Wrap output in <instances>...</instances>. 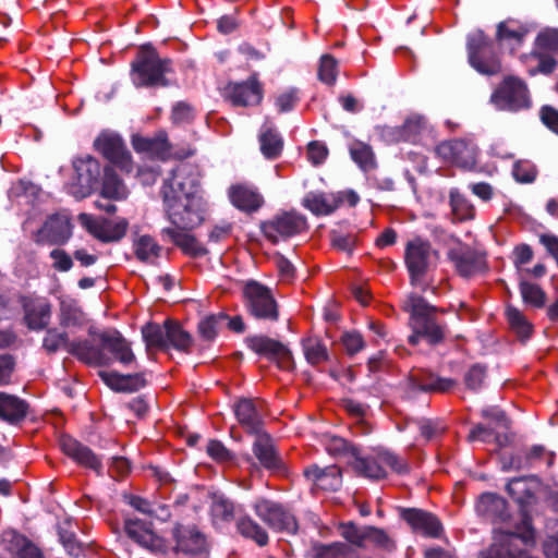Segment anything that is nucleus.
Segmentation results:
<instances>
[{"label": "nucleus", "instance_id": "1", "mask_svg": "<svg viewBox=\"0 0 558 558\" xmlns=\"http://www.w3.org/2000/svg\"><path fill=\"white\" fill-rule=\"evenodd\" d=\"M166 218L179 231H190L204 221L205 202L197 174L187 167L171 171L160 189Z\"/></svg>", "mask_w": 558, "mask_h": 558}, {"label": "nucleus", "instance_id": "2", "mask_svg": "<svg viewBox=\"0 0 558 558\" xmlns=\"http://www.w3.org/2000/svg\"><path fill=\"white\" fill-rule=\"evenodd\" d=\"M403 311L409 313L412 333L408 337V342L411 345H417L421 340H425L430 347H437L445 341L448 327L437 319L438 307L429 304L423 296L411 293L404 301Z\"/></svg>", "mask_w": 558, "mask_h": 558}, {"label": "nucleus", "instance_id": "3", "mask_svg": "<svg viewBox=\"0 0 558 558\" xmlns=\"http://www.w3.org/2000/svg\"><path fill=\"white\" fill-rule=\"evenodd\" d=\"M173 61L161 58L157 49L149 43L140 46L131 62V80L135 87H168L167 75L173 73Z\"/></svg>", "mask_w": 558, "mask_h": 558}, {"label": "nucleus", "instance_id": "4", "mask_svg": "<svg viewBox=\"0 0 558 558\" xmlns=\"http://www.w3.org/2000/svg\"><path fill=\"white\" fill-rule=\"evenodd\" d=\"M543 480L536 474L509 478L505 490L513 501L520 523H533L545 512V505L539 496Z\"/></svg>", "mask_w": 558, "mask_h": 558}, {"label": "nucleus", "instance_id": "5", "mask_svg": "<svg viewBox=\"0 0 558 558\" xmlns=\"http://www.w3.org/2000/svg\"><path fill=\"white\" fill-rule=\"evenodd\" d=\"M88 335L93 339L86 340L89 342L90 347L102 356V360L101 363H86L87 365L109 366L113 361L128 365L136 360L131 343L119 330L98 331L95 327H90Z\"/></svg>", "mask_w": 558, "mask_h": 558}, {"label": "nucleus", "instance_id": "6", "mask_svg": "<svg viewBox=\"0 0 558 558\" xmlns=\"http://www.w3.org/2000/svg\"><path fill=\"white\" fill-rule=\"evenodd\" d=\"M439 259V252L432 243L421 236L407 242L404 247V265L412 286L421 284L426 275L434 270Z\"/></svg>", "mask_w": 558, "mask_h": 558}, {"label": "nucleus", "instance_id": "7", "mask_svg": "<svg viewBox=\"0 0 558 558\" xmlns=\"http://www.w3.org/2000/svg\"><path fill=\"white\" fill-rule=\"evenodd\" d=\"M466 51L470 65L480 74L494 76L501 72V61L495 45L482 29L468 35Z\"/></svg>", "mask_w": 558, "mask_h": 558}, {"label": "nucleus", "instance_id": "8", "mask_svg": "<svg viewBox=\"0 0 558 558\" xmlns=\"http://www.w3.org/2000/svg\"><path fill=\"white\" fill-rule=\"evenodd\" d=\"M490 102L501 111L530 109L532 100L526 83L514 75L505 76L490 95Z\"/></svg>", "mask_w": 558, "mask_h": 558}, {"label": "nucleus", "instance_id": "9", "mask_svg": "<svg viewBox=\"0 0 558 558\" xmlns=\"http://www.w3.org/2000/svg\"><path fill=\"white\" fill-rule=\"evenodd\" d=\"M242 293L245 310L252 317L271 323L279 319V306L270 288L250 280L245 283Z\"/></svg>", "mask_w": 558, "mask_h": 558}, {"label": "nucleus", "instance_id": "10", "mask_svg": "<svg viewBox=\"0 0 558 558\" xmlns=\"http://www.w3.org/2000/svg\"><path fill=\"white\" fill-rule=\"evenodd\" d=\"M74 175L68 185V193L81 201L90 196L100 185L101 165L92 155L76 157L72 160Z\"/></svg>", "mask_w": 558, "mask_h": 558}, {"label": "nucleus", "instance_id": "11", "mask_svg": "<svg viewBox=\"0 0 558 558\" xmlns=\"http://www.w3.org/2000/svg\"><path fill=\"white\" fill-rule=\"evenodd\" d=\"M43 339V348L48 354L64 349L83 363H101L102 356L96 352L87 340H70L66 331H59L56 327H47Z\"/></svg>", "mask_w": 558, "mask_h": 558}, {"label": "nucleus", "instance_id": "12", "mask_svg": "<svg viewBox=\"0 0 558 558\" xmlns=\"http://www.w3.org/2000/svg\"><path fill=\"white\" fill-rule=\"evenodd\" d=\"M264 236L271 243L278 244L305 232L308 228L305 216L295 210L281 211L259 225Z\"/></svg>", "mask_w": 558, "mask_h": 558}, {"label": "nucleus", "instance_id": "13", "mask_svg": "<svg viewBox=\"0 0 558 558\" xmlns=\"http://www.w3.org/2000/svg\"><path fill=\"white\" fill-rule=\"evenodd\" d=\"M457 381L452 378L440 377L432 372L417 369L408 374L401 387L407 399H413L420 392L445 393L453 389Z\"/></svg>", "mask_w": 558, "mask_h": 558}, {"label": "nucleus", "instance_id": "14", "mask_svg": "<svg viewBox=\"0 0 558 558\" xmlns=\"http://www.w3.org/2000/svg\"><path fill=\"white\" fill-rule=\"evenodd\" d=\"M81 226L95 239L102 243H114L121 241L129 229V221L125 218H119L113 221L104 217H94L82 213L77 217Z\"/></svg>", "mask_w": 558, "mask_h": 558}, {"label": "nucleus", "instance_id": "15", "mask_svg": "<svg viewBox=\"0 0 558 558\" xmlns=\"http://www.w3.org/2000/svg\"><path fill=\"white\" fill-rule=\"evenodd\" d=\"M94 148L121 170L132 171V155L120 134L111 131L100 132L94 141Z\"/></svg>", "mask_w": 558, "mask_h": 558}, {"label": "nucleus", "instance_id": "16", "mask_svg": "<svg viewBox=\"0 0 558 558\" xmlns=\"http://www.w3.org/2000/svg\"><path fill=\"white\" fill-rule=\"evenodd\" d=\"M447 258L453 264L456 272L465 279L487 270L485 254L466 244L459 243L449 248Z\"/></svg>", "mask_w": 558, "mask_h": 558}, {"label": "nucleus", "instance_id": "17", "mask_svg": "<svg viewBox=\"0 0 558 558\" xmlns=\"http://www.w3.org/2000/svg\"><path fill=\"white\" fill-rule=\"evenodd\" d=\"M244 342L251 351L276 363L280 368H288L293 362L291 350L279 340L265 335H253L247 336Z\"/></svg>", "mask_w": 558, "mask_h": 558}, {"label": "nucleus", "instance_id": "18", "mask_svg": "<svg viewBox=\"0 0 558 558\" xmlns=\"http://www.w3.org/2000/svg\"><path fill=\"white\" fill-rule=\"evenodd\" d=\"M223 90L225 98L234 107L257 106L264 97V88L256 74L243 82H230Z\"/></svg>", "mask_w": 558, "mask_h": 558}, {"label": "nucleus", "instance_id": "19", "mask_svg": "<svg viewBox=\"0 0 558 558\" xmlns=\"http://www.w3.org/2000/svg\"><path fill=\"white\" fill-rule=\"evenodd\" d=\"M436 154L445 161L463 169H472L476 165V147L461 138L444 141L435 148Z\"/></svg>", "mask_w": 558, "mask_h": 558}, {"label": "nucleus", "instance_id": "20", "mask_svg": "<svg viewBox=\"0 0 558 558\" xmlns=\"http://www.w3.org/2000/svg\"><path fill=\"white\" fill-rule=\"evenodd\" d=\"M252 450L254 457L265 470L276 475L288 474V466L277 451L272 438L267 432L256 436Z\"/></svg>", "mask_w": 558, "mask_h": 558}, {"label": "nucleus", "instance_id": "21", "mask_svg": "<svg viewBox=\"0 0 558 558\" xmlns=\"http://www.w3.org/2000/svg\"><path fill=\"white\" fill-rule=\"evenodd\" d=\"M62 452L80 466L93 470L98 476L102 475V461L88 446L70 435L60 437Z\"/></svg>", "mask_w": 558, "mask_h": 558}, {"label": "nucleus", "instance_id": "22", "mask_svg": "<svg viewBox=\"0 0 558 558\" xmlns=\"http://www.w3.org/2000/svg\"><path fill=\"white\" fill-rule=\"evenodd\" d=\"M476 514L490 523H508L511 518L508 501L497 493H482L475 504Z\"/></svg>", "mask_w": 558, "mask_h": 558}, {"label": "nucleus", "instance_id": "23", "mask_svg": "<svg viewBox=\"0 0 558 558\" xmlns=\"http://www.w3.org/2000/svg\"><path fill=\"white\" fill-rule=\"evenodd\" d=\"M72 236L70 220L61 215H50L35 234V243L38 245H64Z\"/></svg>", "mask_w": 558, "mask_h": 558}, {"label": "nucleus", "instance_id": "24", "mask_svg": "<svg viewBox=\"0 0 558 558\" xmlns=\"http://www.w3.org/2000/svg\"><path fill=\"white\" fill-rule=\"evenodd\" d=\"M20 304L24 312V323L29 330L40 331L49 326L52 307L48 300L23 295Z\"/></svg>", "mask_w": 558, "mask_h": 558}, {"label": "nucleus", "instance_id": "25", "mask_svg": "<svg viewBox=\"0 0 558 558\" xmlns=\"http://www.w3.org/2000/svg\"><path fill=\"white\" fill-rule=\"evenodd\" d=\"M240 426L248 435L257 436L265 433L263 413L251 398H240L232 407Z\"/></svg>", "mask_w": 558, "mask_h": 558}, {"label": "nucleus", "instance_id": "26", "mask_svg": "<svg viewBox=\"0 0 558 558\" xmlns=\"http://www.w3.org/2000/svg\"><path fill=\"white\" fill-rule=\"evenodd\" d=\"M342 446L344 453L353 458L350 464L359 475L371 480H381L387 476L384 463L379 460V452L374 457H361L359 447L345 441H342Z\"/></svg>", "mask_w": 558, "mask_h": 558}, {"label": "nucleus", "instance_id": "27", "mask_svg": "<svg viewBox=\"0 0 558 558\" xmlns=\"http://www.w3.org/2000/svg\"><path fill=\"white\" fill-rule=\"evenodd\" d=\"M303 475L322 490L337 492L342 486V471L336 464L324 468L318 464H310L303 470Z\"/></svg>", "mask_w": 558, "mask_h": 558}, {"label": "nucleus", "instance_id": "28", "mask_svg": "<svg viewBox=\"0 0 558 558\" xmlns=\"http://www.w3.org/2000/svg\"><path fill=\"white\" fill-rule=\"evenodd\" d=\"M101 380L113 391L133 393L147 386L146 373L121 374L118 372H99Z\"/></svg>", "mask_w": 558, "mask_h": 558}, {"label": "nucleus", "instance_id": "29", "mask_svg": "<svg viewBox=\"0 0 558 558\" xmlns=\"http://www.w3.org/2000/svg\"><path fill=\"white\" fill-rule=\"evenodd\" d=\"M1 543L4 549L15 558H45L41 549L24 535L13 529L2 533Z\"/></svg>", "mask_w": 558, "mask_h": 558}, {"label": "nucleus", "instance_id": "30", "mask_svg": "<svg viewBox=\"0 0 558 558\" xmlns=\"http://www.w3.org/2000/svg\"><path fill=\"white\" fill-rule=\"evenodd\" d=\"M229 197L235 208L246 214L257 211L265 203L258 189L247 184L232 185Z\"/></svg>", "mask_w": 558, "mask_h": 558}, {"label": "nucleus", "instance_id": "31", "mask_svg": "<svg viewBox=\"0 0 558 558\" xmlns=\"http://www.w3.org/2000/svg\"><path fill=\"white\" fill-rule=\"evenodd\" d=\"M254 510L264 523H298V519L287 507L269 499H258Z\"/></svg>", "mask_w": 558, "mask_h": 558}, {"label": "nucleus", "instance_id": "32", "mask_svg": "<svg viewBox=\"0 0 558 558\" xmlns=\"http://www.w3.org/2000/svg\"><path fill=\"white\" fill-rule=\"evenodd\" d=\"M175 548L186 554H198L207 549L205 536L198 532L195 525H177L173 531Z\"/></svg>", "mask_w": 558, "mask_h": 558}, {"label": "nucleus", "instance_id": "33", "mask_svg": "<svg viewBox=\"0 0 558 558\" xmlns=\"http://www.w3.org/2000/svg\"><path fill=\"white\" fill-rule=\"evenodd\" d=\"M162 239H169L185 255L197 258L208 254V250L198 242L195 235L187 231H179L172 228H163L160 231Z\"/></svg>", "mask_w": 558, "mask_h": 558}, {"label": "nucleus", "instance_id": "34", "mask_svg": "<svg viewBox=\"0 0 558 558\" xmlns=\"http://www.w3.org/2000/svg\"><path fill=\"white\" fill-rule=\"evenodd\" d=\"M120 527V525H116ZM126 535L138 545L151 550L161 551L167 548L166 539L156 534L150 525H121Z\"/></svg>", "mask_w": 558, "mask_h": 558}, {"label": "nucleus", "instance_id": "35", "mask_svg": "<svg viewBox=\"0 0 558 558\" xmlns=\"http://www.w3.org/2000/svg\"><path fill=\"white\" fill-rule=\"evenodd\" d=\"M167 327V351L174 349L181 353L190 354L194 344L193 336L183 326L171 318L165 320Z\"/></svg>", "mask_w": 558, "mask_h": 558}, {"label": "nucleus", "instance_id": "36", "mask_svg": "<svg viewBox=\"0 0 558 558\" xmlns=\"http://www.w3.org/2000/svg\"><path fill=\"white\" fill-rule=\"evenodd\" d=\"M28 412V403L15 396L0 391V418L10 423L19 424Z\"/></svg>", "mask_w": 558, "mask_h": 558}, {"label": "nucleus", "instance_id": "37", "mask_svg": "<svg viewBox=\"0 0 558 558\" xmlns=\"http://www.w3.org/2000/svg\"><path fill=\"white\" fill-rule=\"evenodd\" d=\"M59 325L66 328H82L87 323L86 314L74 299L61 300L59 305Z\"/></svg>", "mask_w": 558, "mask_h": 558}, {"label": "nucleus", "instance_id": "38", "mask_svg": "<svg viewBox=\"0 0 558 558\" xmlns=\"http://www.w3.org/2000/svg\"><path fill=\"white\" fill-rule=\"evenodd\" d=\"M132 146L137 153H147L155 156H161L170 150L167 133L158 132L153 137H146L138 134L132 136Z\"/></svg>", "mask_w": 558, "mask_h": 558}, {"label": "nucleus", "instance_id": "39", "mask_svg": "<svg viewBox=\"0 0 558 558\" xmlns=\"http://www.w3.org/2000/svg\"><path fill=\"white\" fill-rule=\"evenodd\" d=\"M126 189L112 166L102 169L100 196L105 199L121 201L126 197Z\"/></svg>", "mask_w": 558, "mask_h": 558}, {"label": "nucleus", "instance_id": "40", "mask_svg": "<svg viewBox=\"0 0 558 558\" xmlns=\"http://www.w3.org/2000/svg\"><path fill=\"white\" fill-rule=\"evenodd\" d=\"M505 315L510 330L515 333L522 343H525L533 335V324L519 308L511 304L506 306Z\"/></svg>", "mask_w": 558, "mask_h": 558}, {"label": "nucleus", "instance_id": "41", "mask_svg": "<svg viewBox=\"0 0 558 558\" xmlns=\"http://www.w3.org/2000/svg\"><path fill=\"white\" fill-rule=\"evenodd\" d=\"M258 141L260 151L266 159L275 160L281 155L283 140L275 128H264L258 135Z\"/></svg>", "mask_w": 558, "mask_h": 558}, {"label": "nucleus", "instance_id": "42", "mask_svg": "<svg viewBox=\"0 0 558 558\" xmlns=\"http://www.w3.org/2000/svg\"><path fill=\"white\" fill-rule=\"evenodd\" d=\"M211 499L210 515L213 523L217 521L231 522L235 519L236 507L233 501L222 494H209Z\"/></svg>", "mask_w": 558, "mask_h": 558}, {"label": "nucleus", "instance_id": "43", "mask_svg": "<svg viewBox=\"0 0 558 558\" xmlns=\"http://www.w3.org/2000/svg\"><path fill=\"white\" fill-rule=\"evenodd\" d=\"M228 318V314L219 312L204 316L197 324V335L201 340L213 343L219 332L220 327Z\"/></svg>", "mask_w": 558, "mask_h": 558}, {"label": "nucleus", "instance_id": "44", "mask_svg": "<svg viewBox=\"0 0 558 558\" xmlns=\"http://www.w3.org/2000/svg\"><path fill=\"white\" fill-rule=\"evenodd\" d=\"M167 327L165 322L160 325L158 323L149 322L142 327V337L146 345V351L158 349L167 351Z\"/></svg>", "mask_w": 558, "mask_h": 558}, {"label": "nucleus", "instance_id": "45", "mask_svg": "<svg viewBox=\"0 0 558 558\" xmlns=\"http://www.w3.org/2000/svg\"><path fill=\"white\" fill-rule=\"evenodd\" d=\"M302 349L308 364L316 366L329 360V352L325 342L317 336L302 339Z\"/></svg>", "mask_w": 558, "mask_h": 558}, {"label": "nucleus", "instance_id": "46", "mask_svg": "<svg viewBox=\"0 0 558 558\" xmlns=\"http://www.w3.org/2000/svg\"><path fill=\"white\" fill-rule=\"evenodd\" d=\"M340 534L351 544L356 546H365L376 536H381L377 529L366 525H339Z\"/></svg>", "mask_w": 558, "mask_h": 558}, {"label": "nucleus", "instance_id": "47", "mask_svg": "<svg viewBox=\"0 0 558 558\" xmlns=\"http://www.w3.org/2000/svg\"><path fill=\"white\" fill-rule=\"evenodd\" d=\"M303 205L316 216H327L337 209L333 194L328 197L323 193H312L304 198Z\"/></svg>", "mask_w": 558, "mask_h": 558}, {"label": "nucleus", "instance_id": "48", "mask_svg": "<svg viewBox=\"0 0 558 558\" xmlns=\"http://www.w3.org/2000/svg\"><path fill=\"white\" fill-rule=\"evenodd\" d=\"M520 294L525 305L542 308L546 304V292L536 283L521 280L519 283Z\"/></svg>", "mask_w": 558, "mask_h": 558}, {"label": "nucleus", "instance_id": "49", "mask_svg": "<svg viewBox=\"0 0 558 558\" xmlns=\"http://www.w3.org/2000/svg\"><path fill=\"white\" fill-rule=\"evenodd\" d=\"M449 203L452 214L459 221L473 219L475 209L457 189L450 190Z\"/></svg>", "mask_w": 558, "mask_h": 558}, {"label": "nucleus", "instance_id": "50", "mask_svg": "<svg viewBox=\"0 0 558 558\" xmlns=\"http://www.w3.org/2000/svg\"><path fill=\"white\" fill-rule=\"evenodd\" d=\"M398 518L405 523H441L434 513L421 508L396 507Z\"/></svg>", "mask_w": 558, "mask_h": 558}, {"label": "nucleus", "instance_id": "51", "mask_svg": "<svg viewBox=\"0 0 558 558\" xmlns=\"http://www.w3.org/2000/svg\"><path fill=\"white\" fill-rule=\"evenodd\" d=\"M134 253L138 260L149 262L160 256L161 246L150 235H142L134 243Z\"/></svg>", "mask_w": 558, "mask_h": 558}, {"label": "nucleus", "instance_id": "52", "mask_svg": "<svg viewBox=\"0 0 558 558\" xmlns=\"http://www.w3.org/2000/svg\"><path fill=\"white\" fill-rule=\"evenodd\" d=\"M425 126V120L421 116L408 118L396 131V138L403 142H415Z\"/></svg>", "mask_w": 558, "mask_h": 558}, {"label": "nucleus", "instance_id": "53", "mask_svg": "<svg viewBox=\"0 0 558 558\" xmlns=\"http://www.w3.org/2000/svg\"><path fill=\"white\" fill-rule=\"evenodd\" d=\"M350 156L359 167L367 171L376 166L375 156L369 145L355 142L350 147Z\"/></svg>", "mask_w": 558, "mask_h": 558}, {"label": "nucleus", "instance_id": "54", "mask_svg": "<svg viewBox=\"0 0 558 558\" xmlns=\"http://www.w3.org/2000/svg\"><path fill=\"white\" fill-rule=\"evenodd\" d=\"M488 367L484 363H475L470 366L463 376L465 387L471 391H478L487 377Z\"/></svg>", "mask_w": 558, "mask_h": 558}, {"label": "nucleus", "instance_id": "55", "mask_svg": "<svg viewBox=\"0 0 558 558\" xmlns=\"http://www.w3.org/2000/svg\"><path fill=\"white\" fill-rule=\"evenodd\" d=\"M348 553V546L339 542L328 545L316 543L312 547L313 558H344Z\"/></svg>", "mask_w": 558, "mask_h": 558}, {"label": "nucleus", "instance_id": "56", "mask_svg": "<svg viewBox=\"0 0 558 558\" xmlns=\"http://www.w3.org/2000/svg\"><path fill=\"white\" fill-rule=\"evenodd\" d=\"M206 452L217 463H235V454L218 439L208 441Z\"/></svg>", "mask_w": 558, "mask_h": 558}, {"label": "nucleus", "instance_id": "57", "mask_svg": "<svg viewBox=\"0 0 558 558\" xmlns=\"http://www.w3.org/2000/svg\"><path fill=\"white\" fill-rule=\"evenodd\" d=\"M338 75V62L330 54L320 58L318 68V80L327 85H333Z\"/></svg>", "mask_w": 558, "mask_h": 558}, {"label": "nucleus", "instance_id": "58", "mask_svg": "<svg viewBox=\"0 0 558 558\" xmlns=\"http://www.w3.org/2000/svg\"><path fill=\"white\" fill-rule=\"evenodd\" d=\"M534 45L537 50L558 53V28H546L539 32Z\"/></svg>", "mask_w": 558, "mask_h": 558}, {"label": "nucleus", "instance_id": "59", "mask_svg": "<svg viewBox=\"0 0 558 558\" xmlns=\"http://www.w3.org/2000/svg\"><path fill=\"white\" fill-rule=\"evenodd\" d=\"M529 31L524 26L517 29H511L507 26L506 22H500L497 25L496 39L499 43L512 40L515 46H521Z\"/></svg>", "mask_w": 558, "mask_h": 558}, {"label": "nucleus", "instance_id": "60", "mask_svg": "<svg viewBox=\"0 0 558 558\" xmlns=\"http://www.w3.org/2000/svg\"><path fill=\"white\" fill-rule=\"evenodd\" d=\"M481 416L488 420L497 428L509 429L511 426V421L507 413L497 405L482 409Z\"/></svg>", "mask_w": 558, "mask_h": 558}, {"label": "nucleus", "instance_id": "61", "mask_svg": "<svg viewBox=\"0 0 558 558\" xmlns=\"http://www.w3.org/2000/svg\"><path fill=\"white\" fill-rule=\"evenodd\" d=\"M300 101V90L296 87H290L279 94L275 99V105L279 113L292 111Z\"/></svg>", "mask_w": 558, "mask_h": 558}, {"label": "nucleus", "instance_id": "62", "mask_svg": "<svg viewBox=\"0 0 558 558\" xmlns=\"http://www.w3.org/2000/svg\"><path fill=\"white\" fill-rule=\"evenodd\" d=\"M331 246L338 251L345 252L351 255L356 245L357 239L354 234H342L337 230L329 232Z\"/></svg>", "mask_w": 558, "mask_h": 558}, {"label": "nucleus", "instance_id": "63", "mask_svg": "<svg viewBox=\"0 0 558 558\" xmlns=\"http://www.w3.org/2000/svg\"><path fill=\"white\" fill-rule=\"evenodd\" d=\"M60 542L70 556L78 557L84 551V544L76 538V535L65 527L59 530Z\"/></svg>", "mask_w": 558, "mask_h": 558}, {"label": "nucleus", "instance_id": "64", "mask_svg": "<svg viewBox=\"0 0 558 558\" xmlns=\"http://www.w3.org/2000/svg\"><path fill=\"white\" fill-rule=\"evenodd\" d=\"M341 343L348 355L353 356L365 348V341L361 332L356 330L345 331L341 336Z\"/></svg>", "mask_w": 558, "mask_h": 558}]
</instances>
